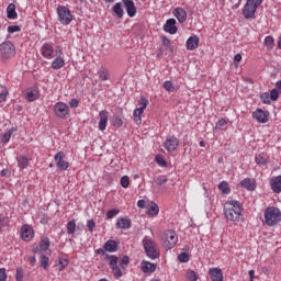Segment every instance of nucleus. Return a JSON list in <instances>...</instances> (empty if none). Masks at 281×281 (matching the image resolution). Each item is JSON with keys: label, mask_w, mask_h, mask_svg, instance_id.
I'll list each match as a JSON object with an SVG mask.
<instances>
[{"label": "nucleus", "mask_w": 281, "mask_h": 281, "mask_svg": "<svg viewBox=\"0 0 281 281\" xmlns=\"http://www.w3.org/2000/svg\"><path fill=\"white\" fill-rule=\"evenodd\" d=\"M54 113L56 114L57 117H69V106H55L54 108Z\"/></svg>", "instance_id": "25"}, {"label": "nucleus", "mask_w": 281, "mask_h": 281, "mask_svg": "<svg viewBox=\"0 0 281 281\" xmlns=\"http://www.w3.org/2000/svg\"><path fill=\"white\" fill-rule=\"evenodd\" d=\"M57 16L61 25H69L71 21H74V15L71 14V10H69V8L65 5L57 7Z\"/></svg>", "instance_id": "5"}, {"label": "nucleus", "mask_w": 281, "mask_h": 281, "mask_svg": "<svg viewBox=\"0 0 281 281\" xmlns=\"http://www.w3.org/2000/svg\"><path fill=\"white\" fill-rule=\"evenodd\" d=\"M40 262H41V267H43V269H47V267H49V257L42 255Z\"/></svg>", "instance_id": "44"}, {"label": "nucleus", "mask_w": 281, "mask_h": 281, "mask_svg": "<svg viewBox=\"0 0 281 281\" xmlns=\"http://www.w3.org/2000/svg\"><path fill=\"white\" fill-rule=\"evenodd\" d=\"M144 109L146 108L142 106L134 110V122L137 124V126L142 124V115H144Z\"/></svg>", "instance_id": "30"}, {"label": "nucleus", "mask_w": 281, "mask_h": 281, "mask_svg": "<svg viewBox=\"0 0 281 281\" xmlns=\"http://www.w3.org/2000/svg\"><path fill=\"white\" fill-rule=\"evenodd\" d=\"M105 260H110V269L117 267V257L114 255H105Z\"/></svg>", "instance_id": "42"}, {"label": "nucleus", "mask_w": 281, "mask_h": 281, "mask_svg": "<svg viewBox=\"0 0 281 281\" xmlns=\"http://www.w3.org/2000/svg\"><path fill=\"white\" fill-rule=\"evenodd\" d=\"M20 235H21L22 240H24V243H30V240H32L34 238V228H32V226L29 224H24L21 227Z\"/></svg>", "instance_id": "10"}, {"label": "nucleus", "mask_w": 281, "mask_h": 281, "mask_svg": "<svg viewBox=\"0 0 281 281\" xmlns=\"http://www.w3.org/2000/svg\"><path fill=\"white\" fill-rule=\"evenodd\" d=\"M15 54L16 47H14V44H12V42H4L0 44V56H2V58H12V56H14Z\"/></svg>", "instance_id": "7"}, {"label": "nucleus", "mask_w": 281, "mask_h": 281, "mask_svg": "<svg viewBox=\"0 0 281 281\" xmlns=\"http://www.w3.org/2000/svg\"><path fill=\"white\" fill-rule=\"evenodd\" d=\"M99 131H106V125L109 124V112L101 111L99 113Z\"/></svg>", "instance_id": "18"}, {"label": "nucleus", "mask_w": 281, "mask_h": 281, "mask_svg": "<svg viewBox=\"0 0 281 281\" xmlns=\"http://www.w3.org/2000/svg\"><path fill=\"white\" fill-rule=\"evenodd\" d=\"M117 214H120V209H112L106 212L105 216L108 220H111V218H115V216H117Z\"/></svg>", "instance_id": "43"}, {"label": "nucleus", "mask_w": 281, "mask_h": 281, "mask_svg": "<svg viewBox=\"0 0 281 281\" xmlns=\"http://www.w3.org/2000/svg\"><path fill=\"white\" fill-rule=\"evenodd\" d=\"M164 148H166L168 153H175V150L179 148V138L177 137L167 138L164 143Z\"/></svg>", "instance_id": "12"}, {"label": "nucleus", "mask_w": 281, "mask_h": 281, "mask_svg": "<svg viewBox=\"0 0 281 281\" xmlns=\"http://www.w3.org/2000/svg\"><path fill=\"white\" fill-rule=\"evenodd\" d=\"M121 186L122 188H128V186H131V179H128V176H123L121 178Z\"/></svg>", "instance_id": "49"}, {"label": "nucleus", "mask_w": 281, "mask_h": 281, "mask_svg": "<svg viewBox=\"0 0 281 281\" xmlns=\"http://www.w3.org/2000/svg\"><path fill=\"white\" fill-rule=\"evenodd\" d=\"M122 1H123V5L127 12V16L133 19V16H135V14H137V8L135 7V2H133V0H122Z\"/></svg>", "instance_id": "14"}, {"label": "nucleus", "mask_w": 281, "mask_h": 281, "mask_svg": "<svg viewBox=\"0 0 281 281\" xmlns=\"http://www.w3.org/2000/svg\"><path fill=\"white\" fill-rule=\"evenodd\" d=\"M16 161H18V167H20L21 170H25V168L30 166V158L25 156H19L16 158Z\"/></svg>", "instance_id": "32"}, {"label": "nucleus", "mask_w": 281, "mask_h": 281, "mask_svg": "<svg viewBox=\"0 0 281 281\" xmlns=\"http://www.w3.org/2000/svg\"><path fill=\"white\" fill-rule=\"evenodd\" d=\"M262 5V0H247L243 8V15L246 19H256V10Z\"/></svg>", "instance_id": "4"}, {"label": "nucleus", "mask_w": 281, "mask_h": 281, "mask_svg": "<svg viewBox=\"0 0 281 281\" xmlns=\"http://www.w3.org/2000/svg\"><path fill=\"white\" fill-rule=\"evenodd\" d=\"M210 276L212 281H223V270L221 268H211Z\"/></svg>", "instance_id": "26"}, {"label": "nucleus", "mask_w": 281, "mask_h": 281, "mask_svg": "<svg viewBox=\"0 0 281 281\" xmlns=\"http://www.w3.org/2000/svg\"><path fill=\"white\" fill-rule=\"evenodd\" d=\"M65 67V59L63 58V49L56 50V58L52 63V69H63Z\"/></svg>", "instance_id": "13"}, {"label": "nucleus", "mask_w": 281, "mask_h": 281, "mask_svg": "<svg viewBox=\"0 0 281 281\" xmlns=\"http://www.w3.org/2000/svg\"><path fill=\"white\" fill-rule=\"evenodd\" d=\"M278 98H280V92L278 91V89H272L269 92H263L260 95L261 102H263L265 104H271V102H278Z\"/></svg>", "instance_id": "8"}, {"label": "nucleus", "mask_w": 281, "mask_h": 281, "mask_svg": "<svg viewBox=\"0 0 281 281\" xmlns=\"http://www.w3.org/2000/svg\"><path fill=\"white\" fill-rule=\"evenodd\" d=\"M178 260L180 262H189L190 261V256H188V252H182L178 256Z\"/></svg>", "instance_id": "51"}, {"label": "nucleus", "mask_w": 281, "mask_h": 281, "mask_svg": "<svg viewBox=\"0 0 281 281\" xmlns=\"http://www.w3.org/2000/svg\"><path fill=\"white\" fill-rule=\"evenodd\" d=\"M217 188L222 194H229L232 192V187H229V182L227 181H222Z\"/></svg>", "instance_id": "33"}, {"label": "nucleus", "mask_w": 281, "mask_h": 281, "mask_svg": "<svg viewBox=\"0 0 281 281\" xmlns=\"http://www.w3.org/2000/svg\"><path fill=\"white\" fill-rule=\"evenodd\" d=\"M99 80H109L111 78V75H109V70L104 67H101L98 70Z\"/></svg>", "instance_id": "37"}, {"label": "nucleus", "mask_w": 281, "mask_h": 281, "mask_svg": "<svg viewBox=\"0 0 281 281\" xmlns=\"http://www.w3.org/2000/svg\"><path fill=\"white\" fill-rule=\"evenodd\" d=\"M164 30L165 32H168V34H177V20H167L166 24L164 25Z\"/></svg>", "instance_id": "19"}, {"label": "nucleus", "mask_w": 281, "mask_h": 281, "mask_svg": "<svg viewBox=\"0 0 281 281\" xmlns=\"http://www.w3.org/2000/svg\"><path fill=\"white\" fill-rule=\"evenodd\" d=\"M0 281H8V273H5V268H0Z\"/></svg>", "instance_id": "55"}, {"label": "nucleus", "mask_w": 281, "mask_h": 281, "mask_svg": "<svg viewBox=\"0 0 281 281\" xmlns=\"http://www.w3.org/2000/svg\"><path fill=\"white\" fill-rule=\"evenodd\" d=\"M69 104H70V106H78V104H80V102L78 101V99H71Z\"/></svg>", "instance_id": "62"}, {"label": "nucleus", "mask_w": 281, "mask_h": 281, "mask_svg": "<svg viewBox=\"0 0 281 281\" xmlns=\"http://www.w3.org/2000/svg\"><path fill=\"white\" fill-rule=\"evenodd\" d=\"M7 32L9 34H14V32H21V26L19 25L8 26Z\"/></svg>", "instance_id": "52"}, {"label": "nucleus", "mask_w": 281, "mask_h": 281, "mask_svg": "<svg viewBox=\"0 0 281 281\" xmlns=\"http://www.w3.org/2000/svg\"><path fill=\"white\" fill-rule=\"evenodd\" d=\"M111 269L115 278H122V270L120 269V267L115 266Z\"/></svg>", "instance_id": "53"}, {"label": "nucleus", "mask_w": 281, "mask_h": 281, "mask_svg": "<svg viewBox=\"0 0 281 281\" xmlns=\"http://www.w3.org/2000/svg\"><path fill=\"white\" fill-rule=\"evenodd\" d=\"M116 227L119 229H131V220L126 217H119L116 222Z\"/></svg>", "instance_id": "29"}, {"label": "nucleus", "mask_w": 281, "mask_h": 281, "mask_svg": "<svg viewBox=\"0 0 281 281\" xmlns=\"http://www.w3.org/2000/svg\"><path fill=\"white\" fill-rule=\"evenodd\" d=\"M168 183V178L166 176H161L157 179V186H166Z\"/></svg>", "instance_id": "54"}, {"label": "nucleus", "mask_w": 281, "mask_h": 281, "mask_svg": "<svg viewBox=\"0 0 281 281\" xmlns=\"http://www.w3.org/2000/svg\"><path fill=\"white\" fill-rule=\"evenodd\" d=\"M41 54L43 58L52 60V58H54V46H52V44H43L41 48Z\"/></svg>", "instance_id": "15"}, {"label": "nucleus", "mask_w": 281, "mask_h": 281, "mask_svg": "<svg viewBox=\"0 0 281 281\" xmlns=\"http://www.w3.org/2000/svg\"><path fill=\"white\" fill-rule=\"evenodd\" d=\"M177 243H179V236H177V232L172 229L165 232L162 239L165 249H175Z\"/></svg>", "instance_id": "6"}, {"label": "nucleus", "mask_w": 281, "mask_h": 281, "mask_svg": "<svg viewBox=\"0 0 281 281\" xmlns=\"http://www.w3.org/2000/svg\"><path fill=\"white\" fill-rule=\"evenodd\" d=\"M5 98H8V90L4 88L2 92H0V102H5Z\"/></svg>", "instance_id": "59"}, {"label": "nucleus", "mask_w": 281, "mask_h": 281, "mask_svg": "<svg viewBox=\"0 0 281 281\" xmlns=\"http://www.w3.org/2000/svg\"><path fill=\"white\" fill-rule=\"evenodd\" d=\"M143 247L147 258H150V260H157V258H159V247L157 246V243L153 240V238L148 236L144 237Z\"/></svg>", "instance_id": "2"}, {"label": "nucleus", "mask_w": 281, "mask_h": 281, "mask_svg": "<svg viewBox=\"0 0 281 281\" xmlns=\"http://www.w3.org/2000/svg\"><path fill=\"white\" fill-rule=\"evenodd\" d=\"M199 43H200L199 36L193 35L189 37L186 44L187 49H189V52H194V49L199 47Z\"/></svg>", "instance_id": "20"}, {"label": "nucleus", "mask_w": 281, "mask_h": 281, "mask_svg": "<svg viewBox=\"0 0 281 281\" xmlns=\"http://www.w3.org/2000/svg\"><path fill=\"white\" fill-rule=\"evenodd\" d=\"M128 262H131L128 256H123L120 266L124 269V267L128 266Z\"/></svg>", "instance_id": "56"}, {"label": "nucleus", "mask_w": 281, "mask_h": 281, "mask_svg": "<svg viewBox=\"0 0 281 281\" xmlns=\"http://www.w3.org/2000/svg\"><path fill=\"white\" fill-rule=\"evenodd\" d=\"M122 124H124V122L122 121L121 117H119V116H113V119H112V125H113L115 128L122 127Z\"/></svg>", "instance_id": "45"}, {"label": "nucleus", "mask_w": 281, "mask_h": 281, "mask_svg": "<svg viewBox=\"0 0 281 281\" xmlns=\"http://www.w3.org/2000/svg\"><path fill=\"white\" fill-rule=\"evenodd\" d=\"M67 234L71 236V234H76V220L69 221L66 225Z\"/></svg>", "instance_id": "39"}, {"label": "nucleus", "mask_w": 281, "mask_h": 281, "mask_svg": "<svg viewBox=\"0 0 281 281\" xmlns=\"http://www.w3.org/2000/svg\"><path fill=\"white\" fill-rule=\"evenodd\" d=\"M24 98L29 102H34V100L38 99V90L29 88L24 92Z\"/></svg>", "instance_id": "24"}, {"label": "nucleus", "mask_w": 281, "mask_h": 281, "mask_svg": "<svg viewBox=\"0 0 281 281\" xmlns=\"http://www.w3.org/2000/svg\"><path fill=\"white\" fill-rule=\"evenodd\" d=\"M155 160L161 168H166V166H168V162H166V159H164L161 155H157Z\"/></svg>", "instance_id": "47"}, {"label": "nucleus", "mask_w": 281, "mask_h": 281, "mask_svg": "<svg viewBox=\"0 0 281 281\" xmlns=\"http://www.w3.org/2000/svg\"><path fill=\"white\" fill-rule=\"evenodd\" d=\"M140 271H143V273H155L157 266L150 261L143 260L140 261Z\"/></svg>", "instance_id": "16"}, {"label": "nucleus", "mask_w": 281, "mask_h": 281, "mask_svg": "<svg viewBox=\"0 0 281 281\" xmlns=\"http://www.w3.org/2000/svg\"><path fill=\"white\" fill-rule=\"evenodd\" d=\"M55 164L58 170H67L69 168V161L66 160V155L64 151H58L54 156Z\"/></svg>", "instance_id": "9"}, {"label": "nucleus", "mask_w": 281, "mask_h": 281, "mask_svg": "<svg viewBox=\"0 0 281 281\" xmlns=\"http://www.w3.org/2000/svg\"><path fill=\"white\" fill-rule=\"evenodd\" d=\"M103 249L105 251H108L109 254H115V251H117V241L113 240V239H109L104 246Z\"/></svg>", "instance_id": "28"}, {"label": "nucleus", "mask_w": 281, "mask_h": 281, "mask_svg": "<svg viewBox=\"0 0 281 281\" xmlns=\"http://www.w3.org/2000/svg\"><path fill=\"white\" fill-rule=\"evenodd\" d=\"M265 221L266 225L273 227L281 222V212L280 209L276 206H269L265 211Z\"/></svg>", "instance_id": "3"}, {"label": "nucleus", "mask_w": 281, "mask_h": 281, "mask_svg": "<svg viewBox=\"0 0 281 281\" xmlns=\"http://www.w3.org/2000/svg\"><path fill=\"white\" fill-rule=\"evenodd\" d=\"M29 262H30V265L35 266L36 265V257L35 256H30L29 257Z\"/></svg>", "instance_id": "64"}, {"label": "nucleus", "mask_w": 281, "mask_h": 281, "mask_svg": "<svg viewBox=\"0 0 281 281\" xmlns=\"http://www.w3.org/2000/svg\"><path fill=\"white\" fill-rule=\"evenodd\" d=\"M263 45L269 50L273 49V47H276V42L273 40V36H271V35L266 36L265 41H263Z\"/></svg>", "instance_id": "35"}, {"label": "nucleus", "mask_w": 281, "mask_h": 281, "mask_svg": "<svg viewBox=\"0 0 281 281\" xmlns=\"http://www.w3.org/2000/svg\"><path fill=\"white\" fill-rule=\"evenodd\" d=\"M138 104L139 106H148L149 104L148 99H146L145 97H140L138 100Z\"/></svg>", "instance_id": "57"}, {"label": "nucleus", "mask_w": 281, "mask_h": 281, "mask_svg": "<svg viewBox=\"0 0 281 281\" xmlns=\"http://www.w3.org/2000/svg\"><path fill=\"white\" fill-rule=\"evenodd\" d=\"M241 188H245L249 192H254L256 190V180L251 178H246L239 182Z\"/></svg>", "instance_id": "21"}, {"label": "nucleus", "mask_w": 281, "mask_h": 281, "mask_svg": "<svg viewBox=\"0 0 281 281\" xmlns=\"http://www.w3.org/2000/svg\"><path fill=\"white\" fill-rule=\"evenodd\" d=\"M252 116L259 124H267L269 122V112L263 111L262 109H257L254 113Z\"/></svg>", "instance_id": "11"}, {"label": "nucleus", "mask_w": 281, "mask_h": 281, "mask_svg": "<svg viewBox=\"0 0 281 281\" xmlns=\"http://www.w3.org/2000/svg\"><path fill=\"white\" fill-rule=\"evenodd\" d=\"M23 278H24L23 268H18L15 272V280L23 281Z\"/></svg>", "instance_id": "50"}, {"label": "nucleus", "mask_w": 281, "mask_h": 281, "mask_svg": "<svg viewBox=\"0 0 281 281\" xmlns=\"http://www.w3.org/2000/svg\"><path fill=\"white\" fill-rule=\"evenodd\" d=\"M255 161H256L257 166H267V164H268L266 157L262 156V154L256 155Z\"/></svg>", "instance_id": "40"}, {"label": "nucleus", "mask_w": 281, "mask_h": 281, "mask_svg": "<svg viewBox=\"0 0 281 281\" xmlns=\"http://www.w3.org/2000/svg\"><path fill=\"white\" fill-rule=\"evenodd\" d=\"M69 267V258L67 257H58L56 263H55V269L57 271H65Z\"/></svg>", "instance_id": "22"}, {"label": "nucleus", "mask_w": 281, "mask_h": 281, "mask_svg": "<svg viewBox=\"0 0 281 281\" xmlns=\"http://www.w3.org/2000/svg\"><path fill=\"white\" fill-rule=\"evenodd\" d=\"M146 214L148 216H157L159 214V205H157L155 202H151L147 207Z\"/></svg>", "instance_id": "31"}, {"label": "nucleus", "mask_w": 281, "mask_h": 281, "mask_svg": "<svg viewBox=\"0 0 281 281\" xmlns=\"http://www.w3.org/2000/svg\"><path fill=\"white\" fill-rule=\"evenodd\" d=\"M227 122H229V120L227 119H221L217 121V123L215 124V131H221V128H223Z\"/></svg>", "instance_id": "46"}, {"label": "nucleus", "mask_w": 281, "mask_h": 281, "mask_svg": "<svg viewBox=\"0 0 281 281\" xmlns=\"http://www.w3.org/2000/svg\"><path fill=\"white\" fill-rule=\"evenodd\" d=\"M18 18H19V14H16V5L14 3H10L7 8V19L14 21Z\"/></svg>", "instance_id": "27"}, {"label": "nucleus", "mask_w": 281, "mask_h": 281, "mask_svg": "<svg viewBox=\"0 0 281 281\" xmlns=\"http://www.w3.org/2000/svg\"><path fill=\"white\" fill-rule=\"evenodd\" d=\"M270 188L274 194H280L281 192V176L272 177L270 179Z\"/></svg>", "instance_id": "17"}, {"label": "nucleus", "mask_w": 281, "mask_h": 281, "mask_svg": "<svg viewBox=\"0 0 281 281\" xmlns=\"http://www.w3.org/2000/svg\"><path fill=\"white\" fill-rule=\"evenodd\" d=\"M87 227H88L89 232H93V229H95V222L93 220H89L87 222Z\"/></svg>", "instance_id": "58"}, {"label": "nucleus", "mask_w": 281, "mask_h": 281, "mask_svg": "<svg viewBox=\"0 0 281 281\" xmlns=\"http://www.w3.org/2000/svg\"><path fill=\"white\" fill-rule=\"evenodd\" d=\"M186 279L188 281H196L199 280V274L194 272V270H188L186 273Z\"/></svg>", "instance_id": "41"}, {"label": "nucleus", "mask_w": 281, "mask_h": 281, "mask_svg": "<svg viewBox=\"0 0 281 281\" xmlns=\"http://www.w3.org/2000/svg\"><path fill=\"white\" fill-rule=\"evenodd\" d=\"M173 16H176L179 23H186L188 19V12H186L183 8H176L173 10Z\"/></svg>", "instance_id": "23"}, {"label": "nucleus", "mask_w": 281, "mask_h": 281, "mask_svg": "<svg viewBox=\"0 0 281 281\" xmlns=\"http://www.w3.org/2000/svg\"><path fill=\"white\" fill-rule=\"evenodd\" d=\"M164 89H166V91H168L169 93H173V91H176L175 85H172V81H166L164 83Z\"/></svg>", "instance_id": "48"}, {"label": "nucleus", "mask_w": 281, "mask_h": 281, "mask_svg": "<svg viewBox=\"0 0 281 281\" xmlns=\"http://www.w3.org/2000/svg\"><path fill=\"white\" fill-rule=\"evenodd\" d=\"M98 254V256H104V258H106V256H109V254H106V250L104 248H99L95 251Z\"/></svg>", "instance_id": "60"}, {"label": "nucleus", "mask_w": 281, "mask_h": 281, "mask_svg": "<svg viewBox=\"0 0 281 281\" xmlns=\"http://www.w3.org/2000/svg\"><path fill=\"white\" fill-rule=\"evenodd\" d=\"M14 133H16V127H12L8 132L2 134V136H1L2 144H8V142H10V139L12 137V134H14Z\"/></svg>", "instance_id": "34"}, {"label": "nucleus", "mask_w": 281, "mask_h": 281, "mask_svg": "<svg viewBox=\"0 0 281 281\" xmlns=\"http://www.w3.org/2000/svg\"><path fill=\"white\" fill-rule=\"evenodd\" d=\"M162 45H165V47H170V40L168 37H164Z\"/></svg>", "instance_id": "63"}, {"label": "nucleus", "mask_w": 281, "mask_h": 281, "mask_svg": "<svg viewBox=\"0 0 281 281\" xmlns=\"http://www.w3.org/2000/svg\"><path fill=\"white\" fill-rule=\"evenodd\" d=\"M137 206L140 207V209L146 207V200H138Z\"/></svg>", "instance_id": "61"}, {"label": "nucleus", "mask_w": 281, "mask_h": 281, "mask_svg": "<svg viewBox=\"0 0 281 281\" xmlns=\"http://www.w3.org/2000/svg\"><path fill=\"white\" fill-rule=\"evenodd\" d=\"M243 204L236 200H231L224 203L223 214L226 221L231 223H239L243 218Z\"/></svg>", "instance_id": "1"}, {"label": "nucleus", "mask_w": 281, "mask_h": 281, "mask_svg": "<svg viewBox=\"0 0 281 281\" xmlns=\"http://www.w3.org/2000/svg\"><path fill=\"white\" fill-rule=\"evenodd\" d=\"M50 245H52V241L49 240V238L44 237V238L41 239V241H40V249H41L42 251H47V249H49Z\"/></svg>", "instance_id": "38"}, {"label": "nucleus", "mask_w": 281, "mask_h": 281, "mask_svg": "<svg viewBox=\"0 0 281 281\" xmlns=\"http://www.w3.org/2000/svg\"><path fill=\"white\" fill-rule=\"evenodd\" d=\"M112 12L119 18L122 19L124 16V9H122V4L120 2L115 3L112 8Z\"/></svg>", "instance_id": "36"}]
</instances>
